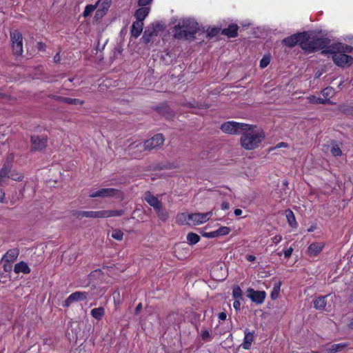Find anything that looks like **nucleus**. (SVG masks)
<instances>
[{"label": "nucleus", "mask_w": 353, "mask_h": 353, "mask_svg": "<svg viewBox=\"0 0 353 353\" xmlns=\"http://www.w3.org/2000/svg\"><path fill=\"white\" fill-rule=\"evenodd\" d=\"M161 30V26L159 23H152L144 32L141 38L145 43H148L150 41L152 37L157 35V32Z\"/></svg>", "instance_id": "obj_12"}, {"label": "nucleus", "mask_w": 353, "mask_h": 353, "mask_svg": "<svg viewBox=\"0 0 353 353\" xmlns=\"http://www.w3.org/2000/svg\"><path fill=\"white\" fill-rule=\"evenodd\" d=\"M37 46H38V49L39 50H42V51H44L45 49H46V45L45 43H42V42H39L37 43Z\"/></svg>", "instance_id": "obj_57"}, {"label": "nucleus", "mask_w": 353, "mask_h": 353, "mask_svg": "<svg viewBox=\"0 0 353 353\" xmlns=\"http://www.w3.org/2000/svg\"><path fill=\"white\" fill-rule=\"evenodd\" d=\"M0 202L2 203H6V194L2 190H0Z\"/></svg>", "instance_id": "obj_54"}, {"label": "nucleus", "mask_w": 353, "mask_h": 353, "mask_svg": "<svg viewBox=\"0 0 353 353\" xmlns=\"http://www.w3.org/2000/svg\"><path fill=\"white\" fill-rule=\"evenodd\" d=\"M61 101L63 102H65L68 104H73V105H82L83 103V101L78 99H72L69 97H63L61 98Z\"/></svg>", "instance_id": "obj_38"}, {"label": "nucleus", "mask_w": 353, "mask_h": 353, "mask_svg": "<svg viewBox=\"0 0 353 353\" xmlns=\"http://www.w3.org/2000/svg\"><path fill=\"white\" fill-rule=\"evenodd\" d=\"M90 314L93 318L98 321H100L102 319L105 314V310L103 307H99L92 309L90 312Z\"/></svg>", "instance_id": "obj_29"}, {"label": "nucleus", "mask_w": 353, "mask_h": 353, "mask_svg": "<svg viewBox=\"0 0 353 353\" xmlns=\"http://www.w3.org/2000/svg\"><path fill=\"white\" fill-rule=\"evenodd\" d=\"M13 160L14 156L12 154L8 155L3 168L0 170V185H2L1 179L4 178L6 176L8 175V173L10 170Z\"/></svg>", "instance_id": "obj_22"}, {"label": "nucleus", "mask_w": 353, "mask_h": 353, "mask_svg": "<svg viewBox=\"0 0 353 353\" xmlns=\"http://www.w3.org/2000/svg\"><path fill=\"white\" fill-rule=\"evenodd\" d=\"M330 43V40L325 37H316L312 39H303L301 42V48L307 52H312L327 47Z\"/></svg>", "instance_id": "obj_4"}, {"label": "nucleus", "mask_w": 353, "mask_h": 353, "mask_svg": "<svg viewBox=\"0 0 353 353\" xmlns=\"http://www.w3.org/2000/svg\"><path fill=\"white\" fill-rule=\"evenodd\" d=\"M232 296L234 299L242 300V299H243L242 290L239 286H236L233 288Z\"/></svg>", "instance_id": "obj_37"}, {"label": "nucleus", "mask_w": 353, "mask_h": 353, "mask_svg": "<svg viewBox=\"0 0 353 353\" xmlns=\"http://www.w3.org/2000/svg\"><path fill=\"white\" fill-rule=\"evenodd\" d=\"M307 100L310 103H314V104H318V103L319 104H325V103H328L327 99H323V98L317 97L314 95L309 96L307 97Z\"/></svg>", "instance_id": "obj_31"}, {"label": "nucleus", "mask_w": 353, "mask_h": 353, "mask_svg": "<svg viewBox=\"0 0 353 353\" xmlns=\"http://www.w3.org/2000/svg\"><path fill=\"white\" fill-rule=\"evenodd\" d=\"M124 214V210H103L99 211H95V219H103L114 216H120Z\"/></svg>", "instance_id": "obj_15"}, {"label": "nucleus", "mask_w": 353, "mask_h": 353, "mask_svg": "<svg viewBox=\"0 0 353 353\" xmlns=\"http://www.w3.org/2000/svg\"><path fill=\"white\" fill-rule=\"evenodd\" d=\"M241 300H236L235 299L234 302L233 303V307L236 310H239L241 307Z\"/></svg>", "instance_id": "obj_52"}, {"label": "nucleus", "mask_w": 353, "mask_h": 353, "mask_svg": "<svg viewBox=\"0 0 353 353\" xmlns=\"http://www.w3.org/2000/svg\"><path fill=\"white\" fill-rule=\"evenodd\" d=\"M249 124L230 121L223 123L221 125V130L227 134H237L242 133L243 130L248 129Z\"/></svg>", "instance_id": "obj_7"}, {"label": "nucleus", "mask_w": 353, "mask_h": 353, "mask_svg": "<svg viewBox=\"0 0 353 353\" xmlns=\"http://www.w3.org/2000/svg\"><path fill=\"white\" fill-rule=\"evenodd\" d=\"M314 307L317 310H323L326 305L325 296L319 297L314 302Z\"/></svg>", "instance_id": "obj_33"}, {"label": "nucleus", "mask_w": 353, "mask_h": 353, "mask_svg": "<svg viewBox=\"0 0 353 353\" xmlns=\"http://www.w3.org/2000/svg\"><path fill=\"white\" fill-rule=\"evenodd\" d=\"M281 286V281H278L274 283L273 289H272V290L271 292V294H270L272 299L274 300L278 298V296L279 295V292H280Z\"/></svg>", "instance_id": "obj_34"}, {"label": "nucleus", "mask_w": 353, "mask_h": 353, "mask_svg": "<svg viewBox=\"0 0 353 353\" xmlns=\"http://www.w3.org/2000/svg\"><path fill=\"white\" fill-rule=\"evenodd\" d=\"M243 211L241 210V209H235L234 211V214L236 215V216H240L241 214H242Z\"/></svg>", "instance_id": "obj_62"}, {"label": "nucleus", "mask_w": 353, "mask_h": 353, "mask_svg": "<svg viewBox=\"0 0 353 353\" xmlns=\"http://www.w3.org/2000/svg\"><path fill=\"white\" fill-rule=\"evenodd\" d=\"M11 263H3V269L6 272H8L11 270Z\"/></svg>", "instance_id": "obj_56"}, {"label": "nucleus", "mask_w": 353, "mask_h": 353, "mask_svg": "<svg viewBox=\"0 0 353 353\" xmlns=\"http://www.w3.org/2000/svg\"><path fill=\"white\" fill-rule=\"evenodd\" d=\"M270 62V58L269 56H264L261 60L260 61V67L261 68H265L267 67Z\"/></svg>", "instance_id": "obj_46"}, {"label": "nucleus", "mask_w": 353, "mask_h": 353, "mask_svg": "<svg viewBox=\"0 0 353 353\" xmlns=\"http://www.w3.org/2000/svg\"><path fill=\"white\" fill-rule=\"evenodd\" d=\"M142 310V304L139 303L135 308V313L138 314Z\"/></svg>", "instance_id": "obj_61"}, {"label": "nucleus", "mask_w": 353, "mask_h": 353, "mask_svg": "<svg viewBox=\"0 0 353 353\" xmlns=\"http://www.w3.org/2000/svg\"><path fill=\"white\" fill-rule=\"evenodd\" d=\"M159 219L163 221H165L168 218V214L165 210L162 208V205L160 206L159 210H155Z\"/></svg>", "instance_id": "obj_43"}, {"label": "nucleus", "mask_w": 353, "mask_h": 353, "mask_svg": "<svg viewBox=\"0 0 353 353\" xmlns=\"http://www.w3.org/2000/svg\"><path fill=\"white\" fill-rule=\"evenodd\" d=\"M347 347V344L344 343H327L326 344L323 349V351L325 353H336L342 351Z\"/></svg>", "instance_id": "obj_18"}, {"label": "nucleus", "mask_w": 353, "mask_h": 353, "mask_svg": "<svg viewBox=\"0 0 353 353\" xmlns=\"http://www.w3.org/2000/svg\"><path fill=\"white\" fill-rule=\"evenodd\" d=\"M47 139L44 136L34 135L31 137L32 148L34 150H41L46 146Z\"/></svg>", "instance_id": "obj_16"}, {"label": "nucleus", "mask_w": 353, "mask_h": 353, "mask_svg": "<svg viewBox=\"0 0 353 353\" xmlns=\"http://www.w3.org/2000/svg\"><path fill=\"white\" fill-rule=\"evenodd\" d=\"M202 236L205 238H216L218 237L216 231H212L209 232H203L202 233Z\"/></svg>", "instance_id": "obj_48"}, {"label": "nucleus", "mask_w": 353, "mask_h": 353, "mask_svg": "<svg viewBox=\"0 0 353 353\" xmlns=\"http://www.w3.org/2000/svg\"><path fill=\"white\" fill-rule=\"evenodd\" d=\"M282 240V236L281 235H276L272 239V241L274 243L278 244Z\"/></svg>", "instance_id": "obj_51"}, {"label": "nucleus", "mask_w": 353, "mask_h": 353, "mask_svg": "<svg viewBox=\"0 0 353 353\" xmlns=\"http://www.w3.org/2000/svg\"><path fill=\"white\" fill-rule=\"evenodd\" d=\"M198 23L193 19H183L174 27V37L189 39L194 37L198 30Z\"/></svg>", "instance_id": "obj_3"}, {"label": "nucleus", "mask_w": 353, "mask_h": 353, "mask_svg": "<svg viewBox=\"0 0 353 353\" xmlns=\"http://www.w3.org/2000/svg\"><path fill=\"white\" fill-rule=\"evenodd\" d=\"M292 252H293L292 248H289L285 250L283 252L285 258L289 259L291 256Z\"/></svg>", "instance_id": "obj_49"}, {"label": "nucleus", "mask_w": 353, "mask_h": 353, "mask_svg": "<svg viewBox=\"0 0 353 353\" xmlns=\"http://www.w3.org/2000/svg\"><path fill=\"white\" fill-rule=\"evenodd\" d=\"M10 37L12 52L16 56H21L23 53V37L18 30L10 31Z\"/></svg>", "instance_id": "obj_6"}, {"label": "nucleus", "mask_w": 353, "mask_h": 353, "mask_svg": "<svg viewBox=\"0 0 353 353\" xmlns=\"http://www.w3.org/2000/svg\"><path fill=\"white\" fill-rule=\"evenodd\" d=\"M114 301L115 304H119L120 300H119V292H115L114 293Z\"/></svg>", "instance_id": "obj_53"}, {"label": "nucleus", "mask_w": 353, "mask_h": 353, "mask_svg": "<svg viewBox=\"0 0 353 353\" xmlns=\"http://www.w3.org/2000/svg\"><path fill=\"white\" fill-rule=\"evenodd\" d=\"M186 239L188 243L190 245H195L200 241V236L193 232L188 233Z\"/></svg>", "instance_id": "obj_30"}, {"label": "nucleus", "mask_w": 353, "mask_h": 353, "mask_svg": "<svg viewBox=\"0 0 353 353\" xmlns=\"http://www.w3.org/2000/svg\"><path fill=\"white\" fill-rule=\"evenodd\" d=\"M19 250L17 248L9 250L2 257L1 262L12 263L18 257Z\"/></svg>", "instance_id": "obj_19"}, {"label": "nucleus", "mask_w": 353, "mask_h": 353, "mask_svg": "<svg viewBox=\"0 0 353 353\" xmlns=\"http://www.w3.org/2000/svg\"><path fill=\"white\" fill-rule=\"evenodd\" d=\"M216 231L217 233V236H225V235L228 234L230 232L231 230L228 227L221 226L219 229H217Z\"/></svg>", "instance_id": "obj_40"}, {"label": "nucleus", "mask_w": 353, "mask_h": 353, "mask_svg": "<svg viewBox=\"0 0 353 353\" xmlns=\"http://www.w3.org/2000/svg\"><path fill=\"white\" fill-rule=\"evenodd\" d=\"M111 236L117 241H121L123 239V232L121 230L116 229L112 230Z\"/></svg>", "instance_id": "obj_41"}, {"label": "nucleus", "mask_w": 353, "mask_h": 353, "mask_svg": "<svg viewBox=\"0 0 353 353\" xmlns=\"http://www.w3.org/2000/svg\"><path fill=\"white\" fill-rule=\"evenodd\" d=\"M349 327L351 329H353V319L351 320V321L349 324Z\"/></svg>", "instance_id": "obj_64"}, {"label": "nucleus", "mask_w": 353, "mask_h": 353, "mask_svg": "<svg viewBox=\"0 0 353 353\" xmlns=\"http://www.w3.org/2000/svg\"><path fill=\"white\" fill-rule=\"evenodd\" d=\"M200 336L201 339L204 341H210L211 340V334L209 330L207 329H203L200 332Z\"/></svg>", "instance_id": "obj_44"}, {"label": "nucleus", "mask_w": 353, "mask_h": 353, "mask_svg": "<svg viewBox=\"0 0 353 353\" xmlns=\"http://www.w3.org/2000/svg\"><path fill=\"white\" fill-rule=\"evenodd\" d=\"M305 37V33L294 34L283 39L282 43L288 47H293L297 43L301 46V42L303 41Z\"/></svg>", "instance_id": "obj_14"}, {"label": "nucleus", "mask_w": 353, "mask_h": 353, "mask_svg": "<svg viewBox=\"0 0 353 353\" xmlns=\"http://www.w3.org/2000/svg\"><path fill=\"white\" fill-rule=\"evenodd\" d=\"M229 208V204L226 202H223L221 204V209L227 210Z\"/></svg>", "instance_id": "obj_63"}, {"label": "nucleus", "mask_w": 353, "mask_h": 353, "mask_svg": "<svg viewBox=\"0 0 353 353\" xmlns=\"http://www.w3.org/2000/svg\"><path fill=\"white\" fill-rule=\"evenodd\" d=\"M331 153L334 157H340L342 154V151L337 145H335L332 148Z\"/></svg>", "instance_id": "obj_45"}, {"label": "nucleus", "mask_w": 353, "mask_h": 353, "mask_svg": "<svg viewBox=\"0 0 353 353\" xmlns=\"http://www.w3.org/2000/svg\"><path fill=\"white\" fill-rule=\"evenodd\" d=\"M244 339L241 347L244 350H249L251 347L252 343L254 341V335L253 332H250L248 329L244 330Z\"/></svg>", "instance_id": "obj_20"}, {"label": "nucleus", "mask_w": 353, "mask_h": 353, "mask_svg": "<svg viewBox=\"0 0 353 353\" xmlns=\"http://www.w3.org/2000/svg\"><path fill=\"white\" fill-rule=\"evenodd\" d=\"M97 11L95 18L97 20L101 19L108 10L110 6V0H98L96 3Z\"/></svg>", "instance_id": "obj_11"}, {"label": "nucleus", "mask_w": 353, "mask_h": 353, "mask_svg": "<svg viewBox=\"0 0 353 353\" xmlns=\"http://www.w3.org/2000/svg\"><path fill=\"white\" fill-rule=\"evenodd\" d=\"M89 196L91 198H112L121 197L122 195L120 190L112 188H107L98 190L92 189L89 192Z\"/></svg>", "instance_id": "obj_8"}, {"label": "nucleus", "mask_w": 353, "mask_h": 353, "mask_svg": "<svg viewBox=\"0 0 353 353\" xmlns=\"http://www.w3.org/2000/svg\"><path fill=\"white\" fill-rule=\"evenodd\" d=\"M14 271L16 274H28L30 272V268L26 262L21 261L14 265Z\"/></svg>", "instance_id": "obj_24"}, {"label": "nucleus", "mask_w": 353, "mask_h": 353, "mask_svg": "<svg viewBox=\"0 0 353 353\" xmlns=\"http://www.w3.org/2000/svg\"><path fill=\"white\" fill-rule=\"evenodd\" d=\"M143 28V22L140 20H137L133 22L132 26L131 34L135 38H137L141 33Z\"/></svg>", "instance_id": "obj_23"}, {"label": "nucleus", "mask_w": 353, "mask_h": 353, "mask_svg": "<svg viewBox=\"0 0 353 353\" xmlns=\"http://www.w3.org/2000/svg\"><path fill=\"white\" fill-rule=\"evenodd\" d=\"M176 222L180 225H191L190 214L183 212L177 214Z\"/></svg>", "instance_id": "obj_27"}, {"label": "nucleus", "mask_w": 353, "mask_h": 353, "mask_svg": "<svg viewBox=\"0 0 353 353\" xmlns=\"http://www.w3.org/2000/svg\"><path fill=\"white\" fill-rule=\"evenodd\" d=\"M247 296L252 302L256 304H261L266 297V293L264 291H256L250 288L247 290Z\"/></svg>", "instance_id": "obj_13"}, {"label": "nucleus", "mask_w": 353, "mask_h": 353, "mask_svg": "<svg viewBox=\"0 0 353 353\" xmlns=\"http://www.w3.org/2000/svg\"><path fill=\"white\" fill-rule=\"evenodd\" d=\"M324 247L325 243L323 242L312 243L308 246L307 254L310 256H316L323 250Z\"/></svg>", "instance_id": "obj_17"}, {"label": "nucleus", "mask_w": 353, "mask_h": 353, "mask_svg": "<svg viewBox=\"0 0 353 353\" xmlns=\"http://www.w3.org/2000/svg\"><path fill=\"white\" fill-rule=\"evenodd\" d=\"M150 12V8L141 6V8H139L135 14L134 16L137 18V20H140L143 21L145 17L148 15Z\"/></svg>", "instance_id": "obj_25"}, {"label": "nucleus", "mask_w": 353, "mask_h": 353, "mask_svg": "<svg viewBox=\"0 0 353 353\" xmlns=\"http://www.w3.org/2000/svg\"><path fill=\"white\" fill-rule=\"evenodd\" d=\"M132 143H132L131 144H130L128 145V154L131 156L132 158H134V159L140 158L142 156L141 153L143 151H140L139 150V148H136L134 150L130 149V146Z\"/></svg>", "instance_id": "obj_35"}, {"label": "nucleus", "mask_w": 353, "mask_h": 353, "mask_svg": "<svg viewBox=\"0 0 353 353\" xmlns=\"http://www.w3.org/2000/svg\"><path fill=\"white\" fill-rule=\"evenodd\" d=\"M95 9H97L96 8V5H87L84 9V11L83 12V16L84 17H87L88 16H89Z\"/></svg>", "instance_id": "obj_42"}, {"label": "nucleus", "mask_w": 353, "mask_h": 353, "mask_svg": "<svg viewBox=\"0 0 353 353\" xmlns=\"http://www.w3.org/2000/svg\"><path fill=\"white\" fill-rule=\"evenodd\" d=\"M246 259L250 262H253L255 261L256 257L254 255L248 254L246 256Z\"/></svg>", "instance_id": "obj_59"}, {"label": "nucleus", "mask_w": 353, "mask_h": 353, "mask_svg": "<svg viewBox=\"0 0 353 353\" xmlns=\"http://www.w3.org/2000/svg\"><path fill=\"white\" fill-rule=\"evenodd\" d=\"M78 216L81 218L88 217L95 219V211H81L78 213Z\"/></svg>", "instance_id": "obj_39"}, {"label": "nucleus", "mask_w": 353, "mask_h": 353, "mask_svg": "<svg viewBox=\"0 0 353 353\" xmlns=\"http://www.w3.org/2000/svg\"><path fill=\"white\" fill-rule=\"evenodd\" d=\"M227 315L225 312H221L219 314V319L221 321H225L226 319Z\"/></svg>", "instance_id": "obj_58"}, {"label": "nucleus", "mask_w": 353, "mask_h": 353, "mask_svg": "<svg viewBox=\"0 0 353 353\" xmlns=\"http://www.w3.org/2000/svg\"><path fill=\"white\" fill-rule=\"evenodd\" d=\"M343 111L346 114H353V106L352 107H349V108H344L343 110Z\"/></svg>", "instance_id": "obj_55"}, {"label": "nucleus", "mask_w": 353, "mask_h": 353, "mask_svg": "<svg viewBox=\"0 0 353 353\" xmlns=\"http://www.w3.org/2000/svg\"><path fill=\"white\" fill-rule=\"evenodd\" d=\"M353 48L351 46L336 43L329 46L327 50H323L322 54L327 52L332 54V60L339 67L349 66L353 63V57L345 53L352 52Z\"/></svg>", "instance_id": "obj_1"}, {"label": "nucleus", "mask_w": 353, "mask_h": 353, "mask_svg": "<svg viewBox=\"0 0 353 353\" xmlns=\"http://www.w3.org/2000/svg\"><path fill=\"white\" fill-rule=\"evenodd\" d=\"M241 137L242 147L248 150L259 147L265 138L263 130L256 125H249L248 129L243 130Z\"/></svg>", "instance_id": "obj_2"}, {"label": "nucleus", "mask_w": 353, "mask_h": 353, "mask_svg": "<svg viewBox=\"0 0 353 353\" xmlns=\"http://www.w3.org/2000/svg\"><path fill=\"white\" fill-rule=\"evenodd\" d=\"M285 216L290 226L296 228L297 227V222L293 212L291 210H286Z\"/></svg>", "instance_id": "obj_28"}, {"label": "nucleus", "mask_w": 353, "mask_h": 353, "mask_svg": "<svg viewBox=\"0 0 353 353\" xmlns=\"http://www.w3.org/2000/svg\"><path fill=\"white\" fill-rule=\"evenodd\" d=\"M61 60L60 54L59 53H57L55 56L54 57V61L55 63H59Z\"/></svg>", "instance_id": "obj_60"}, {"label": "nucleus", "mask_w": 353, "mask_h": 353, "mask_svg": "<svg viewBox=\"0 0 353 353\" xmlns=\"http://www.w3.org/2000/svg\"><path fill=\"white\" fill-rule=\"evenodd\" d=\"M212 216V212L190 214L191 224L197 225L207 222Z\"/></svg>", "instance_id": "obj_10"}, {"label": "nucleus", "mask_w": 353, "mask_h": 353, "mask_svg": "<svg viewBox=\"0 0 353 353\" xmlns=\"http://www.w3.org/2000/svg\"><path fill=\"white\" fill-rule=\"evenodd\" d=\"M321 94L324 97L323 99H327L328 101H330V98H331L334 94V90L331 87H327L321 91ZM327 103H330V101H328Z\"/></svg>", "instance_id": "obj_36"}, {"label": "nucleus", "mask_w": 353, "mask_h": 353, "mask_svg": "<svg viewBox=\"0 0 353 353\" xmlns=\"http://www.w3.org/2000/svg\"><path fill=\"white\" fill-rule=\"evenodd\" d=\"M88 293L85 292L77 291L73 292L65 299L63 306L68 307L73 303L85 300L88 298Z\"/></svg>", "instance_id": "obj_9"}, {"label": "nucleus", "mask_w": 353, "mask_h": 353, "mask_svg": "<svg viewBox=\"0 0 353 353\" xmlns=\"http://www.w3.org/2000/svg\"><path fill=\"white\" fill-rule=\"evenodd\" d=\"M5 177L11 178L14 181H20L23 179V175L21 172H17L16 170L10 171L8 173V175Z\"/></svg>", "instance_id": "obj_32"}, {"label": "nucleus", "mask_w": 353, "mask_h": 353, "mask_svg": "<svg viewBox=\"0 0 353 353\" xmlns=\"http://www.w3.org/2000/svg\"><path fill=\"white\" fill-rule=\"evenodd\" d=\"M238 26L236 24L230 25L227 28L222 30V33L228 37H235L237 35Z\"/></svg>", "instance_id": "obj_26"}, {"label": "nucleus", "mask_w": 353, "mask_h": 353, "mask_svg": "<svg viewBox=\"0 0 353 353\" xmlns=\"http://www.w3.org/2000/svg\"><path fill=\"white\" fill-rule=\"evenodd\" d=\"M144 200L152 206L154 210H159L162 205L161 201L150 192H148L144 195Z\"/></svg>", "instance_id": "obj_21"}, {"label": "nucleus", "mask_w": 353, "mask_h": 353, "mask_svg": "<svg viewBox=\"0 0 353 353\" xmlns=\"http://www.w3.org/2000/svg\"><path fill=\"white\" fill-rule=\"evenodd\" d=\"M152 0H139V6H144L145 7L146 6L149 5L151 2H152Z\"/></svg>", "instance_id": "obj_50"}, {"label": "nucleus", "mask_w": 353, "mask_h": 353, "mask_svg": "<svg viewBox=\"0 0 353 353\" xmlns=\"http://www.w3.org/2000/svg\"><path fill=\"white\" fill-rule=\"evenodd\" d=\"M0 98L5 99L6 100L8 101L10 103H12L17 101L16 97H12L11 95L5 94L3 93H0Z\"/></svg>", "instance_id": "obj_47"}, {"label": "nucleus", "mask_w": 353, "mask_h": 353, "mask_svg": "<svg viewBox=\"0 0 353 353\" xmlns=\"http://www.w3.org/2000/svg\"><path fill=\"white\" fill-rule=\"evenodd\" d=\"M164 142L163 137L161 134H157L151 139L146 140L144 143L138 141H134L130 146V149L139 148L140 151L150 150L161 145Z\"/></svg>", "instance_id": "obj_5"}]
</instances>
